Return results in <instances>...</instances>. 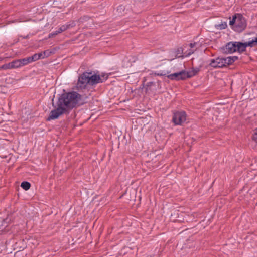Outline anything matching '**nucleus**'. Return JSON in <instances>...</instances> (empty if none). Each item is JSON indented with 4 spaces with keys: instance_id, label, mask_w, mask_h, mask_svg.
<instances>
[{
    "instance_id": "1",
    "label": "nucleus",
    "mask_w": 257,
    "mask_h": 257,
    "mask_svg": "<svg viewBox=\"0 0 257 257\" xmlns=\"http://www.w3.org/2000/svg\"><path fill=\"white\" fill-rule=\"evenodd\" d=\"M85 103L83 96L76 92L64 93L58 99V107L51 111L46 120L50 121L56 119L61 115L68 113L69 110L77 105H82Z\"/></svg>"
},
{
    "instance_id": "2",
    "label": "nucleus",
    "mask_w": 257,
    "mask_h": 257,
    "mask_svg": "<svg viewBox=\"0 0 257 257\" xmlns=\"http://www.w3.org/2000/svg\"><path fill=\"white\" fill-rule=\"evenodd\" d=\"M103 80L99 74H92V71H86L79 76L76 87L78 91L83 90L88 85L94 86L103 82Z\"/></svg>"
},
{
    "instance_id": "3",
    "label": "nucleus",
    "mask_w": 257,
    "mask_h": 257,
    "mask_svg": "<svg viewBox=\"0 0 257 257\" xmlns=\"http://www.w3.org/2000/svg\"><path fill=\"white\" fill-rule=\"evenodd\" d=\"M229 25L236 32H241L246 27V21L244 17L240 14H235L229 21Z\"/></svg>"
},
{
    "instance_id": "4",
    "label": "nucleus",
    "mask_w": 257,
    "mask_h": 257,
    "mask_svg": "<svg viewBox=\"0 0 257 257\" xmlns=\"http://www.w3.org/2000/svg\"><path fill=\"white\" fill-rule=\"evenodd\" d=\"M186 114L183 111H178L174 113L172 121L176 125H181L186 121Z\"/></svg>"
},
{
    "instance_id": "5",
    "label": "nucleus",
    "mask_w": 257,
    "mask_h": 257,
    "mask_svg": "<svg viewBox=\"0 0 257 257\" xmlns=\"http://www.w3.org/2000/svg\"><path fill=\"white\" fill-rule=\"evenodd\" d=\"M236 48V41H231L222 47L221 50L223 53L231 54L237 51Z\"/></svg>"
},
{
    "instance_id": "6",
    "label": "nucleus",
    "mask_w": 257,
    "mask_h": 257,
    "mask_svg": "<svg viewBox=\"0 0 257 257\" xmlns=\"http://www.w3.org/2000/svg\"><path fill=\"white\" fill-rule=\"evenodd\" d=\"M209 65L214 68H222L224 67L223 58L218 57L210 60Z\"/></svg>"
},
{
    "instance_id": "7",
    "label": "nucleus",
    "mask_w": 257,
    "mask_h": 257,
    "mask_svg": "<svg viewBox=\"0 0 257 257\" xmlns=\"http://www.w3.org/2000/svg\"><path fill=\"white\" fill-rule=\"evenodd\" d=\"M252 43L250 41L244 43L236 42L237 51L240 53L245 51L247 46L252 47Z\"/></svg>"
},
{
    "instance_id": "8",
    "label": "nucleus",
    "mask_w": 257,
    "mask_h": 257,
    "mask_svg": "<svg viewBox=\"0 0 257 257\" xmlns=\"http://www.w3.org/2000/svg\"><path fill=\"white\" fill-rule=\"evenodd\" d=\"M198 45V44L196 42L190 43L189 44V47H190V49L184 53L185 56H188L193 54L197 50Z\"/></svg>"
},
{
    "instance_id": "9",
    "label": "nucleus",
    "mask_w": 257,
    "mask_h": 257,
    "mask_svg": "<svg viewBox=\"0 0 257 257\" xmlns=\"http://www.w3.org/2000/svg\"><path fill=\"white\" fill-rule=\"evenodd\" d=\"M238 57L236 56H229L227 58H223L224 67L226 65H231L233 62L238 60Z\"/></svg>"
},
{
    "instance_id": "10",
    "label": "nucleus",
    "mask_w": 257,
    "mask_h": 257,
    "mask_svg": "<svg viewBox=\"0 0 257 257\" xmlns=\"http://www.w3.org/2000/svg\"><path fill=\"white\" fill-rule=\"evenodd\" d=\"M167 77L171 80L177 81L180 80L179 72L170 74L167 76Z\"/></svg>"
},
{
    "instance_id": "11",
    "label": "nucleus",
    "mask_w": 257,
    "mask_h": 257,
    "mask_svg": "<svg viewBox=\"0 0 257 257\" xmlns=\"http://www.w3.org/2000/svg\"><path fill=\"white\" fill-rule=\"evenodd\" d=\"M179 79L180 80H185L186 78H188L187 73L185 71H181L179 72Z\"/></svg>"
},
{
    "instance_id": "12",
    "label": "nucleus",
    "mask_w": 257,
    "mask_h": 257,
    "mask_svg": "<svg viewBox=\"0 0 257 257\" xmlns=\"http://www.w3.org/2000/svg\"><path fill=\"white\" fill-rule=\"evenodd\" d=\"M21 187L25 190H28L31 187V184L27 181H23L21 183Z\"/></svg>"
},
{
    "instance_id": "13",
    "label": "nucleus",
    "mask_w": 257,
    "mask_h": 257,
    "mask_svg": "<svg viewBox=\"0 0 257 257\" xmlns=\"http://www.w3.org/2000/svg\"><path fill=\"white\" fill-rule=\"evenodd\" d=\"M21 66H23L30 63V61L29 57L19 59Z\"/></svg>"
},
{
    "instance_id": "14",
    "label": "nucleus",
    "mask_w": 257,
    "mask_h": 257,
    "mask_svg": "<svg viewBox=\"0 0 257 257\" xmlns=\"http://www.w3.org/2000/svg\"><path fill=\"white\" fill-rule=\"evenodd\" d=\"M227 27V23L225 22H221V24L216 25L215 27L217 29L222 30L225 29Z\"/></svg>"
},
{
    "instance_id": "15",
    "label": "nucleus",
    "mask_w": 257,
    "mask_h": 257,
    "mask_svg": "<svg viewBox=\"0 0 257 257\" xmlns=\"http://www.w3.org/2000/svg\"><path fill=\"white\" fill-rule=\"evenodd\" d=\"M11 62H12V64L13 69L21 67L19 59L14 60Z\"/></svg>"
},
{
    "instance_id": "16",
    "label": "nucleus",
    "mask_w": 257,
    "mask_h": 257,
    "mask_svg": "<svg viewBox=\"0 0 257 257\" xmlns=\"http://www.w3.org/2000/svg\"><path fill=\"white\" fill-rule=\"evenodd\" d=\"M1 68L4 70L13 69L12 62H10L3 65L1 67Z\"/></svg>"
},
{
    "instance_id": "17",
    "label": "nucleus",
    "mask_w": 257,
    "mask_h": 257,
    "mask_svg": "<svg viewBox=\"0 0 257 257\" xmlns=\"http://www.w3.org/2000/svg\"><path fill=\"white\" fill-rule=\"evenodd\" d=\"M67 30V27H65L64 25H62V26H61L58 30H56L55 31V34H58L63 31H65V30Z\"/></svg>"
},
{
    "instance_id": "18",
    "label": "nucleus",
    "mask_w": 257,
    "mask_h": 257,
    "mask_svg": "<svg viewBox=\"0 0 257 257\" xmlns=\"http://www.w3.org/2000/svg\"><path fill=\"white\" fill-rule=\"evenodd\" d=\"M30 62L37 61L39 60V56H37V54H35L31 57H29Z\"/></svg>"
},
{
    "instance_id": "19",
    "label": "nucleus",
    "mask_w": 257,
    "mask_h": 257,
    "mask_svg": "<svg viewBox=\"0 0 257 257\" xmlns=\"http://www.w3.org/2000/svg\"><path fill=\"white\" fill-rule=\"evenodd\" d=\"M75 25H76V24L74 21H73L67 25H64V26L65 27H67V29L72 28V27H74Z\"/></svg>"
},
{
    "instance_id": "20",
    "label": "nucleus",
    "mask_w": 257,
    "mask_h": 257,
    "mask_svg": "<svg viewBox=\"0 0 257 257\" xmlns=\"http://www.w3.org/2000/svg\"><path fill=\"white\" fill-rule=\"evenodd\" d=\"M89 19V17L88 16H85L83 17H81L80 18L79 20H78V21L80 23H83V22L84 21H88V20Z\"/></svg>"
},
{
    "instance_id": "21",
    "label": "nucleus",
    "mask_w": 257,
    "mask_h": 257,
    "mask_svg": "<svg viewBox=\"0 0 257 257\" xmlns=\"http://www.w3.org/2000/svg\"><path fill=\"white\" fill-rule=\"evenodd\" d=\"M45 53H46V51H44L43 53H40L37 54V56H39V59H41V58H44L45 57L44 55H45Z\"/></svg>"
},
{
    "instance_id": "22",
    "label": "nucleus",
    "mask_w": 257,
    "mask_h": 257,
    "mask_svg": "<svg viewBox=\"0 0 257 257\" xmlns=\"http://www.w3.org/2000/svg\"><path fill=\"white\" fill-rule=\"evenodd\" d=\"M186 73H187V76H188V78H191L195 76L194 72L192 71V70L191 71L186 72Z\"/></svg>"
},
{
    "instance_id": "23",
    "label": "nucleus",
    "mask_w": 257,
    "mask_h": 257,
    "mask_svg": "<svg viewBox=\"0 0 257 257\" xmlns=\"http://www.w3.org/2000/svg\"><path fill=\"white\" fill-rule=\"evenodd\" d=\"M252 43V47L255 46L257 45V37H255L254 39H252L251 41H250Z\"/></svg>"
},
{
    "instance_id": "24",
    "label": "nucleus",
    "mask_w": 257,
    "mask_h": 257,
    "mask_svg": "<svg viewBox=\"0 0 257 257\" xmlns=\"http://www.w3.org/2000/svg\"><path fill=\"white\" fill-rule=\"evenodd\" d=\"M252 140L257 143V128L256 132L252 136Z\"/></svg>"
},
{
    "instance_id": "25",
    "label": "nucleus",
    "mask_w": 257,
    "mask_h": 257,
    "mask_svg": "<svg viewBox=\"0 0 257 257\" xmlns=\"http://www.w3.org/2000/svg\"><path fill=\"white\" fill-rule=\"evenodd\" d=\"M100 77L101 78V79H104L103 82L105 80H106L108 77V76L107 75H101L100 76Z\"/></svg>"
},
{
    "instance_id": "26",
    "label": "nucleus",
    "mask_w": 257,
    "mask_h": 257,
    "mask_svg": "<svg viewBox=\"0 0 257 257\" xmlns=\"http://www.w3.org/2000/svg\"><path fill=\"white\" fill-rule=\"evenodd\" d=\"M124 10V7L122 5L119 6L117 8V11H120V12H121V11H123Z\"/></svg>"
},
{
    "instance_id": "27",
    "label": "nucleus",
    "mask_w": 257,
    "mask_h": 257,
    "mask_svg": "<svg viewBox=\"0 0 257 257\" xmlns=\"http://www.w3.org/2000/svg\"><path fill=\"white\" fill-rule=\"evenodd\" d=\"M192 71L194 72L195 75H196L198 72L200 71L199 68L193 69Z\"/></svg>"
},
{
    "instance_id": "28",
    "label": "nucleus",
    "mask_w": 257,
    "mask_h": 257,
    "mask_svg": "<svg viewBox=\"0 0 257 257\" xmlns=\"http://www.w3.org/2000/svg\"><path fill=\"white\" fill-rule=\"evenodd\" d=\"M55 34V31L53 32V33H50L49 35V37L51 38V37H53L57 35V34Z\"/></svg>"
},
{
    "instance_id": "29",
    "label": "nucleus",
    "mask_w": 257,
    "mask_h": 257,
    "mask_svg": "<svg viewBox=\"0 0 257 257\" xmlns=\"http://www.w3.org/2000/svg\"><path fill=\"white\" fill-rule=\"evenodd\" d=\"M155 75H157V76H164V75H165V74H163L162 73H155Z\"/></svg>"
},
{
    "instance_id": "30",
    "label": "nucleus",
    "mask_w": 257,
    "mask_h": 257,
    "mask_svg": "<svg viewBox=\"0 0 257 257\" xmlns=\"http://www.w3.org/2000/svg\"><path fill=\"white\" fill-rule=\"evenodd\" d=\"M153 83V82H149V83H148V85H151V84H152Z\"/></svg>"
},
{
    "instance_id": "31",
    "label": "nucleus",
    "mask_w": 257,
    "mask_h": 257,
    "mask_svg": "<svg viewBox=\"0 0 257 257\" xmlns=\"http://www.w3.org/2000/svg\"><path fill=\"white\" fill-rule=\"evenodd\" d=\"M177 57H180V56H178L177 55H176L175 58H177Z\"/></svg>"
},
{
    "instance_id": "32",
    "label": "nucleus",
    "mask_w": 257,
    "mask_h": 257,
    "mask_svg": "<svg viewBox=\"0 0 257 257\" xmlns=\"http://www.w3.org/2000/svg\"><path fill=\"white\" fill-rule=\"evenodd\" d=\"M174 58H172V59H171L170 60L171 61V60H174Z\"/></svg>"
}]
</instances>
